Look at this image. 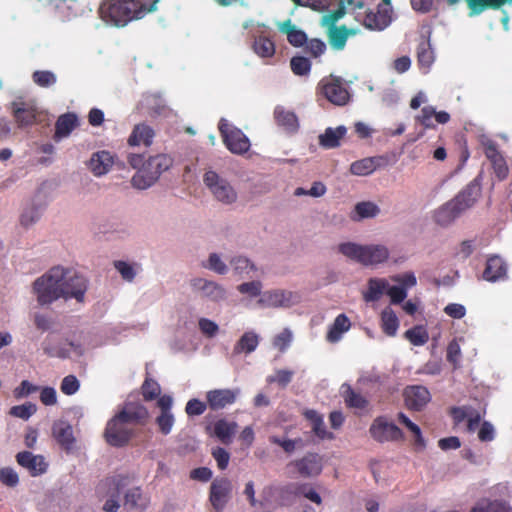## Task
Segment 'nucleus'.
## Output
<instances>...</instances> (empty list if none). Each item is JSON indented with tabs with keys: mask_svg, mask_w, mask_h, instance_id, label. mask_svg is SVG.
I'll return each mask as SVG.
<instances>
[{
	"mask_svg": "<svg viewBox=\"0 0 512 512\" xmlns=\"http://www.w3.org/2000/svg\"><path fill=\"white\" fill-rule=\"evenodd\" d=\"M471 512H512V508L503 501L482 500L471 509Z\"/></svg>",
	"mask_w": 512,
	"mask_h": 512,
	"instance_id": "a19ab883",
	"label": "nucleus"
},
{
	"mask_svg": "<svg viewBox=\"0 0 512 512\" xmlns=\"http://www.w3.org/2000/svg\"><path fill=\"white\" fill-rule=\"evenodd\" d=\"M298 472L303 477H313L322 471V459L318 454L309 453L302 459L294 462Z\"/></svg>",
	"mask_w": 512,
	"mask_h": 512,
	"instance_id": "393cba45",
	"label": "nucleus"
},
{
	"mask_svg": "<svg viewBox=\"0 0 512 512\" xmlns=\"http://www.w3.org/2000/svg\"><path fill=\"white\" fill-rule=\"evenodd\" d=\"M295 4L303 7H309L314 11L323 12L329 5L330 0H292Z\"/></svg>",
	"mask_w": 512,
	"mask_h": 512,
	"instance_id": "052dcab7",
	"label": "nucleus"
},
{
	"mask_svg": "<svg viewBox=\"0 0 512 512\" xmlns=\"http://www.w3.org/2000/svg\"><path fill=\"white\" fill-rule=\"evenodd\" d=\"M252 47L261 58H270L275 54L274 42L265 36L255 37Z\"/></svg>",
	"mask_w": 512,
	"mask_h": 512,
	"instance_id": "58836bf2",
	"label": "nucleus"
},
{
	"mask_svg": "<svg viewBox=\"0 0 512 512\" xmlns=\"http://www.w3.org/2000/svg\"><path fill=\"white\" fill-rule=\"evenodd\" d=\"M292 341V333L289 329H284L281 333H279L273 341L274 347L279 349V351L284 352L285 349L290 345Z\"/></svg>",
	"mask_w": 512,
	"mask_h": 512,
	"instance_id": "0e129e2a",
	"label": "nucleus"
},
{
	"mask_svg": "<svg viewBox=\"0 0 512 512\" xmlns=\"http://www.w3.org/2000/svg\"><path fill=\"white\" fill-rule=\"evenodd\" d=\"M156 422L160 428V431L167 435L171 432L173 427L174 417L172 413H160V415L156 418Z\"/></svg>",
	"mask_w": 512,
	"mask_h": 512,
	"instance_id": "69168bd1",
	"label": "nucleus"
},
{
	"mask_svg": "<svg viewBox=\"0 0 512 512\" xmlns=\"http://www.w3.org/2000/svg\"><path fill=\"white\" fill-rule=\"evenodd\" d=\"M405 337L416 346L425 344L428 339L429 335L426 330V328L422 325L416 326L412 329H409L405 332Z\"/></svg>",
	"mask_w": 512,
	"mask_h": 512,
	"instance_id": "09e8293b",
	"label": "nucleus"
},
{
	"mask_svg": "<svg viewBox=\"0 0 512 512\" xmlns=\"http://www.w3.org/2000/svg\"><path fill=\"white\" fill-rule=\"evenodd\" d=\"M230 266L235 274L240 276H248L255 270L254 264L244 256H234L230 259Z\"/></svg>",
	"mask_w": 512,
	"mask_h": 512,
	"instance_id": "c03bdc74",
	"label": "nucleus"
},
{
	"mask_svg": "<svg viewBox=\"0 0 512 512\" xmlns=\"http://www.w3.org/2000/svg\"><path fill=\"white\" fill-rule=\"evenodd\" d=\"M341 395L349 407L362 409L367 405L366 399L359 393H356L349 384L341 386Z\"/></svg>",
	"mask_w": 512,
	"mask_h": 512,
	"instance_id": "ea45409f",
	"label": "nucleus"
},
{
	"mask_svg": "<svg viewBox=\"0 0 512 512\" xmlns=\"http://www.w3.org/2000/svg\"><path fill=\"white\" fill-rule=\"evenodd\" d=\"M261 283L259 281H251L242 283L238 286V291L247 294L250 297L261 296Z\"/></svg>",
	"mask_w": 512,
	"mask_h": 512,
	"instance_id": "e2e57ef3",
	"label": "nucleus"
},
{
	"mask_svg": "<svg viewBox=\"0 0 512 512\" xmlns=\"http://www.w3.org/2000/svg\"><path fill=\"white\" fill-rule=\"evenodd\" d=\"M130 484L131 479L121 474L107 477L98 484L97 492L107 498L103 505L105 512L119 510Z\"/></svg>",
	"mask_w": 512,
	"mask_h": 512,
	"instance_id": "423d86ee",
	"label": "nucleus"
},
{
	"mask_svg": "<svg viewBox=\"0 0 512 512\" xmlns=\"http://www.w3.org/2000/svg\"><path fill=\"white\" fill-rule=\"evenodd\" d=\"M403 396L406 406L414 411H421L431 400L429 390L421 385L406 387Z\"/></svg>",
	"mask_w": 512,
	"mask_h": 512,
	"instance_id": "a211bd4d",
	"label": "nucleus"
},
{
	"mask_svg": "<svg viewBox=\"0 0 512 512\" xmlns=\"http://www.w3.org/2000/svg\"><path fill=\"white\" fill-rule=\"evenodd\" d=\"M148 417L146 408L127 404L108 423L104 432L106 441L115 447L128 444L134 435V427L143 424Z\"/></svg>",
	"mask_w": 512,
	"mask_h": 512,
	"instance_id": "7ed1b4c3",
	"label": "nucleus"
},
{
	"mask_svg": "<svg viewBox=\"0 0 512 512\" xmlns=\"http://www.w3.org/2000/svg\"><path fill=\"white\" fill-rule=\"evenodd\" d=\"M350 329V322H334L332 327L327 333V340L329 342H337L341 335Z\"/></svg>",
	"mask_w": 512,
	"mask_h": 512,
	"instance_id": "4d7b16f0",
	"label": "nucleus"
},
{
	"mask_svg": "<svg viewBox=\"0 0 512 512\" xmlns=\"http://www.w3.org/2000/svg\"><path fill=\"white\" fill-rule=\"evenodd\" d=\"M435 108L431 105L424 106L420 114L416 116V121L424 126L425 129H432L435 127L432 119L434 118Z\"/></svg>",
	"mask_w": 512,
	"mask_h": 512,
	"instance_id": "5fc2aeb1",
	"label": "nucleus"
},
{
	"mask_svg": "<svg viewBox=\"0 0 512 512\" xmlns=\"http://www.w3.org/2000/svg\"><path fill=\"white\" fill-rule=\"evenodd\" d=\"M37 411V406L34 403L27 402L22 405H16L10 408L9 415L28 420Z\"/></svg>",
	"mask_w": 512,
	"mask_h": 512,
	"instance_id": "8fccbe9b",
	"label": "nucleus"
},
{
	"mask_svg": "<svg viewBox=\"0 0 512 512\" xmlns=\"http://www.w3.org/2000/svg\"><path fill=\"white\" fill-rule=\"evenodd\" d=\"M128 163L137 170L131 179V184L138 190L152 187L161 174L173 164V159L167 154H157L147 159L141 154H130Z\"/></svg>",
	"mask_w": 512,
	"mask_h": 512,
	"instance_id": "20e7f679",
	"label": "nucleus"
},
{
	"mask_svg": "<svg viewBox=\"0 0 512 512\" xmlns=\"http://www.w3.org/2000/svg\"><path fill=\"white\" fill-rule=\"evenodd\" d=\"M379 165V158L368 157L355 161L350 166V172L357 176H366L372 174Z\"/></svg>",
	"mask_w": 512,
	"mask_h": 512,
	"instance_id": "e433bc0d",
	"label": "nucleus"
},
{
	"mask_svg": "<svg viewBox=\"0 0 512 512\" xmlns=\"http://www.w3.org/2000/svg\"><path fill=\"white\" fill-rule=\"evenodd\" d=\"M238 390L215 389L207 393L206 398L212 410H220L235 402Z\"/></svg>",
	"mask_w": 512,
	"mask_h": 512,
	"instance_id": "4be33fe9",
	"label": "nucleus"
},
{
	"mask_svg": "<svg viewBox=\"0 0 512 512\" xmlns=\"http://www.w3.org/2000/svg\"><path fill=\"white\" fill-rule=\"evenodd\" d=\"M318 89L330 103L344 106L350 101L351 95L341 78L332 75L324 77L318 84Z\"/></svg>",
	"mask_w": 512,
	"mask_h": 512,
	"instance_id": "6e6552de",
	"label": "nucleus"
},
{
	"mask_svg": "<svg viewBox=\"0 0 512 512\" xmlns=\"http://www.w3.org/2000/svg\"><path fill=\"white\" fill-rule=\"evenodd\" d=\"M388 280L385 278H370L367 283V289L363 293L366 302L378 301L386 294Z\"/></svg>",
	"mask_w": 512,
	"mask_h": 512,
	"instance_id": "2f4dec72",
	"label": "nucleus"
},
{
	"mask_svg": "<svg viewBox=\"0 0 512 512\" xmlns=\"http://www.w3.org/2000/svg\"><path fill=\"white\" fill-rule=\"evenodd\" d=\"M481 195V182L479 177L473 179L453 199H451L462 212L471 208Z\"/></svg>",
	"mask_w": 512,
	"mask_h": 512,
	"instance_id": "dca6fc26",
	"label": "nucleus"
},
{
	"mask_svg": "<svg viewBox=\"0 0 512 512\" xmlns=\"http://www.w3.org/2000/svg\"><path fill=\"white\" fill-rule=\"evenodd\" d=\"M304 416L311 422L312 431L320 439H333V433L328 432L325 428L324 420L316 410H306Z\"/></svg>",
	"mask_w": 512,
	"mask_h": 512,
	"instance_id": "c9c22d12",
	"label": "nucleus"
},
{
	"mask_svg": "<svg viewBox=\"0 0 512 512\" xmlns=\"http://www.w3.org/2000/svg\"><path fill=\"white\" fill-rule=\"evenodd\" d=\"M398 421L409 429V431L414 435L415 442L418 445L422 447L425 446L424 439L421 434V429L418 425L413 423L404 413L398 414Z\"/></svg>",
	"mask_w": 512,
	"mask_h": 512,
	"instance_id": "864d4df0",
	"label": "nucleus"
},
{
	"mask_svg": "<svg viewBox=\"0 0 512 512\" xmlns=\"http://www.w3.org/2000/svg\"><path fill=\"white\" fill-rule=\"evenodd\" d=\"M80 388V382L74 375H68L61 382V392L65 395H73Z\"/></svg>",
	"mask_w": 512,
	"mask_h": 512,
	"instance_id": "bf43d9fd",
	"label": "nucleus"
},
{
	"mask_svg": "<svg viewBox=\"0 0 512 512\" xmlns=\"http://www.w3.org/2000/svg\"><path fill=\"white\" fill-rule=\"evenodd\" d=\"M114 165V156L111 152L100 150L92 153L87 167L95 177H102L110 172Z\"/></svg>",
	"mask_w": 512,
	"mask_h": 512,
	"instance_id": "6ab92c4d",
	"label": "nucleus"
},
{
	"mask_svg": "<svg viewBox=\"0 0 512 512\" xmlns=\"http://www.w3.org/2000/svg\"><path fill=\"white\" fill-rule=\"evenodd\" d=\"M52 432L53 436L62 447L67 450L71 448L75 439L70 424L63 421L56 422L53 425Z\"/></svg>",
	"mask_w": 512,
	"mask_h": 512,
	"instance_id": "72a5a7b5",
	"label": "nucleus"
},
{
	"mask_svg": "<svg viewBox=\"0 0 512 512\" xmlns=\"http://www.w3.org/2000/svg\"><path fill=\"white\" fill-rule=\"evenodd\" d=\"M258 345V337L256 334L247 332L238 341L234 351L236 353H250L256 349Z\"/></svg>",
	"mask_w": 512,
	"mask_h": 512,
	"instance_id": "de8ad7c7",
	"label": "nucleus"
},
{
	"mask_svg": "<svg viewBox=\"0 0 512 512\" xmlns=\"http://www.w3.org/2000/svg\"><path fill=\"white\" fill-rule=\"evenodd\" d=\"M142 394L146 400H153L160 394L158 383L153 380H145L142 385Z\"/></svg>",
	"mask_w": 512,
	"mask_h": 512,
	"instance_id": "774afa93",
	"label": "nucleus"
},
{
	"mask_svg": "<svg viewBox=\"0 0 512 512\" xmlns=\"http://www.w3.org/2000/svg\"><path fill=\"white\" fill-rule=\"evenodd\" d=\"M33 81L40 87H50L57 81L56 75L49 70H38L32 75Z\"/></svg>",
	"mask_w": 512,
	"mask_h": 512,
	"instance_id": "3c124183",
	"label": "nucleus"
},
{
	"mask_svg": "<svg viewBox=\"0 0 512 512\" xmlns=\"http://www.w3.org/2000/svg\"><path fill=\"white\" fill-rule=\"evenodd\" d=\"M275 119L278 125L284 127L287 131L294 132L298 128V119L296 115L281 106H277L274 111Z\"/></svg>",
	"mask_w": 512,
	"mask_h": 512,
	"instance_id": "4c0bfd02",
	"label": "nucleus"
},
{
	"mask_svg": "<svg viewBox=\"0 0 512 512\" xmlns=\"http://www.w3.org/2000/svg\"><path fill=\"white\" fill-rule=\"evenodd\" d=\"M345 13L346 12L344 5L340 4L337 10L329 12L322 16L321 25L323 27H327L328 29L337 27L335 24L345 15Z\"/></svg>",
	"mask_w": 512,
	"mask_h": 512,
	"instance_id": "603ef678",
	"label": "nucleus"
},
{
	"mask_svg": "<svg viewBox=\"0 0 512 512\" xmlns=\"http://www.w3.org/2000/svg\"><path fill=\"white\" fill-rule=\"evenodd\" d=\"M347 128L340 125L336 128L328 127L319 135V144L325 149H333L340 145V140L346 135Z\"/></svg>",
	"mask_w": 512,
	"mask_h": 512,
	"instance_id": "c756f323",
	"label": "nucleus"
},
{
	"mask_svg": "<svg viewBox=\"0 0 512 512\" xmlns=\"http://www.w3.org/2000/svg\"><path fill=\"white\" fill-rule=\"evenodd\" d=\"M154 137V131L153 129L144 124V123H141V124H137L129 139H128V143L131 145V146H138V145H145V146H149L151 143H152V139Z\"/></svg>",
	"mask_w": 512,
	"mask_h": 512,
	"instance_id": "f704fd0d",
	"label": "nucleus"
},
{
	"mask_svg": "<svg viewBox=\"0 0 512 512\" xmlns=\"http://www.w3.org/2000/svg\"><path fill=\"white\" fill-rule=\"evenodd\" d=\"M49 183L42 182L36 190L32 204L21 215V224L29 227L38 222L48 204Z\"/></svg>",
	"mask_w": 512,
	"mask_h": 512,
	"instance_id": "9d476101",
	"label": "nucleus"
},
{
	"mask_svg": "<svg viewBox=\"0 0 512 512\" xmlns=\"http://www.w3.org/2000/svg\"><path fill=\"white\" fill-rule=\"evenodd\" d=\"M148 500L143 495L140 487L129 485L126 495L122 501L123 508L127 511H144L147 508Z\"/></svg>",
	"mask_w": 512,
	"mask_h": 512,
	"instance_id": "bb28decb",
	"label": "nucleus"
},
{
	"mask_svg": "<svg viewBox=\"0 0 512 512\" xmlns=\"http://www.w3.org/2000/svg\"><path fill=\"white\" fill-rule=\"evenodd\" d=\"M354 29H348L342 25L328 30V39L331 47L335 50H343L350 35H355Z\"/></svg>",
	"mask_w": 512,
	"mask_h": 512,
	"instance_id": "473e14b6",
	"label": "nucleus"
},
{
	"mask_svg": "<svg viewBox=\"0 0 512 512\" xmlns=\"http://www.w3.org/2000/svg\"><path fill=\"white\" fill-rule=\"evenodd\" d=\"M11 109L19 128H25L35 123L36 110L32 105L24 102H13Z\"/></svg>",
	"mask_w": 512,
	"mask_h": 512,
	"instance_id": "5701e85b",
	"label": "nucleus"
},
{
	"mask_svg": "<svg viewBox=\"0 0 512 512\" xmlns=\"http://www.w3.org/2000/svg\"><path fill=\"white\" fill-rule=\"evenodd\" d=\"M89 288L88 279L75 270L56 265L37 277L31 285V293L37 304L49 308L59 300H75L83 304Z\"/></svg>",
	"mask_w": 512,
	"mask_h": 512,
	"instance_id": "f257e3e1",
	"label": "nucleus"
},
{
	"mask_svg": "<svg viewBox=\"0 0 512 512\" xmlns=\"http://www.w3.org/2000/svg\"><path fill=\"white\" fill-rule=\"evenodd\" d=\"M219 131L227 149L233 154H243L249 150L250 141L248 137L224 118L219 122Z\"/></svg>",
	"mask_w": 512,
	"mask_h": 512,
	"instance_id": "1a4fd4ad",
	"label": "nucleus"
},
{
	"mask_svg": "<svg viewBox=\"0 0 512 512\" xmlns=\"http://www.w3.org/2000/svg\"><path fill=\"white\" fill-rule=\"evenodd\" d=\"M300 299L301 297L297 292L274 289L262 293L258 303L263 307L289 308L299 303Z\"/></svg>",
	"mask_w": 512,
	"mask_h": 512,
	"instance_id": "ddd939ff",
	"label": "nucleus"
},
{
	"mask_svg": "<svg viewBox=\"0 0 512 512\" xmlns=\"http://www.w3.org/2000/svg\"><path fill=\"white\" fill-rule=\"evenodd\" d=\"M114 267L121 275L122 279L127 282H133L136 275L140 271V265L137 263H129L127 261L118 260L114 262Z\"/></svg>",
	"mask_w": 512,
	"mask_h": 512,
	"instance_id": "37998d69",
	"label": "nucleus"
},
{
	"mask_svg": "<svg viewBox=\"0 0 512 512\" xmlns=\"http://www.w3.org/2000/svg\"><path fill=\"white\" fill-rule=\"evenodd\" d=\"M390 0H384L383 4L377 6V11H370L364 18V25L370 30H384L391 23Z\"/></svg>",
	"mask_w": 512,
	"mask_h": 512,
	"instance_id": "2eb2a0df",
	"label": "nucleus"
},
{
	"mask_svg": "<svg viewBox=\"0 0 512 512\" xmlns=\"http://www.w3.org/2000/svg\"><path fill=\"white\" fill-rule=\"evenodd\" d=\"M380 213V207L372 201L358 202L350 213L353 221H362L364 219L375 218Z\"/></svg>",
	"mask_w": 512,
	"mask_h": 512,
	"instance_id": "7c9ffc66",
	"label": "nucleus"
},
{
	"mask_svg": "<svg viewBox=\"0 0 512 512\" xmlns=\"http://www.w3.org/2000/svg\"><path fill=\"white\" fill-rule=\"evenodd\" d=\"M290 68L296 76H308L311 72V61L304 56H294L290 60Z\"/></svg>",
	"mask_w": 512,
	"mask_h": 512,
	"instance_id": "49530a36",
	"label": "nucleus"
},
{
	"mask_svg": "<svg viewBox=\"0 0 512 512\" xmlns=\"http://www.w3.org/2000/svg\"><path fill=\"white\" fill-rule=\"evenodd\" d=\"M371 436L378 442L396 441L402 439V431L393 423L376 419L370 427Z\"/></svg>",
	"mask_w": 512,
	"mask_h": 512,
	"instance_id": "f3484780",
	"label": "nucleus"
},
{
	"mask_svg": "<svg viewBox=\"0 0 512 512\" xmlns=\"http://www.w3.org/2000/svg\"><path fill=\"white\" fill-rule=\"evenodd\" d=\"M279 31L287 36L288 42L294 47H302L308 40L307 34L297 28L290 19L276 23Z\"/></svg>",
	"mask_w": 512,
	"mask_h": 512,
	"instance_id": "cd10ccee",
	"label": "nucleus"
},
{
	"mask_svg": "<svg viewBox=\"0 0 512 512\" xmlns=\"http://www.w3.org/2000/svg\"><path fill=\"white\" fill-rule=\"evenodd\" d=\"M391 280L397 283V285H390L388 282L386 295L390 298L392 305L403 303L408 295V290L417 285V278L413 272L394 275Z\"/></svg>",
	"mask_w": 512,
	"mask_h": 512,
	"instance_id": "9b49d317",
	"label": "nucleus"
},
{
	"mask_svg": "<svg viewBox=\"0 0 512 512\" xmlns=\"http://www.w3.org/2000/svg\"><path fill=\"white\" fill-rule=\"evenodd\" d=\"M78 118L74 113H66L61 115L55 124L54 139L60 141L68 137L70 133L77 127Z\"/></svg>",
	"mask_w": 512,
	"mask_h": 512,
	"instance_id": "c85d7f7f",
	"label": "nucleus"
},
{
	"mask_svg": "<svg viewBox=\"0 0 512 512\" xmlns=\"http://www.w3.org/2000/svg\"><path fill=\"white\" fill-rule=\"evenodd\" d=\"M417 64L423 74L429 73L435 62V52L431 45L430 34L426 37L421 35L416 50Z\"/></svg>",
	"mask_w": 512,
	"mask_h": 512,
	"instance_id": "aec40b11",
	"label": "nucleus"
},
{
	"mask_svg": "<svg viewBox=\"0 0 512 512\" xmlns=\"http://www.w3.org/2000/svg\"><path fill=\"white\" fill-rule=\"evenodd\" d=\"M202 267L218 275H226L229 271L228 265L216 252L209 254L208 259L202 263Z\"/></svg>",
	"mask_w": 512,
	"mask_h": 512,
	"instance_id": "79ce46f5",
	"label": "nucleus"
},
{
	"mask_svg": "<svg viewBox=\"0 0 512 512\" xmlns=\"http://www.w3.org/2000/svg\"><path fill=\"white\" fill-rule=\"evenodd\" d=\"M492 163V166L494 168L495 174L497 177L502 180L506 178L508 175V167L506 165V162L501 154L497 155L495 158L489 159Z\"/></svg>",
	"mask_w": 512,
	"mask_h": 512,
	"instance_id": "338daca9",
	"label": "nucleus"
},
{
	"mask_svg": "<svg viewBox=\"0 0 512 512\" xmlns=\"http://www.w3.org/2000/svg\"><path fill=\"white\" fill-rule=\"evenodd\" d=\"M159 0H104L99 13L104 22L115 27L145 17L157 9Z\"/></svg>",
	"mask_w": 512,
	"mask_h": 512,
	"instance_id": "f03ea898",
	"label": "nucleus"
},
{
	"mask_svg": "<svg viewBox=\"0 0 512 512\" xmlns=\"http://www.w3.org/2000/svg\"><path fill=\"white\" fill-rule=\"evenodd\" d=\"M507 275V264L498 255L487 259L486 267L483 272V278L489 282L502 280Z\"/></svg>",
	"mask_w": 512,
	"mask_h": 512,
	"instance_id": "b1692460",
	"label": "nucleus"
},
{
	"mask_svg": "<svg viewBox=\"0 0 512 512\" xmlns=\"http://www.w3.org/2000/svg\"><path fill=\"white\" fill-rule=\"evenodd\" d=\"M204 184L218 202L231 205L238 199V193L230 181L213 170H207L203 178Z\"/></svg>",
	"mask_w": 512,
	"mask_h": 512,
	"instance_id": "0eeeda50",
	"label": "nucleus"
},
{
	"mask_svg": "<svg viewBox=\"0 0 512 512\" xmlns=\"http://www.w3.org/2000/svg\"><path fill=\"white\" fill-rule=\"evenodd\" d=\"M233 485L226 477L215 478L210 485L209 501L216 512H223L232 498Z\"/></svg>",
	"mask_w": 512,
	"mask_h": 512,
	"instance_id": "f8f14e48",
	"label": "nucleus"
},
{
	"mask_svg": "<svg viewBox=\"0 0 512 512\" xmlns=\"http://www.w3.org/2000/svg\"><path fill=\"white\" fill-rule=\"evenodd\" d=\"M192 290L211 302H221L227 298L226 289L219 283L202 278L195 277L190 280Z\"/></svg>",
	"mask_w": 512,
	"mask_h": 512,
	"instance_id": "4468645a",
	"label": "nucleus"
},
{
	"mask_svg": "<svg viewBox=\"0 0 512 512\" xmlns=\"http://www.w3.org/2000/svg\"><path fill=\"white\" fill-rule=\"evenodd\" d=\"M306 44V52L309 53L311 56L317 58L325 53L326 51V44L324 41L318 38L307 40Z\"/></svg>",
	"mask_w": 512,
	"mask_h": 512,
	"instance_id": "13d9d810",
	"label": "nucleus"
},
{
	"mask_svg": "<svg viewBox=\"0 0 512 512\" xmlns=\"http://www.w3.org/2000/svg\"><path fill=\"white\" fill-rule=\"evenodd\" d=\"M19 465L26 468L32 476L41 475L47 470V463L41 455H34L29 451H22L16 455Z\"/></svg>",
	"mask_w": 512,
	"mask_h": 512,
	"instance_id": "412c9836",
	"label": "nucleus"
},
{
	"mask_svg": "<svg viewBox=\"0 0 512 512\" xmlns=\"http://www.w3.org/2000/svg\"><path fill=\"white\" fill-rule=\"evenodd\" d=\"M237 424L234 422H227L226 420H219L214 426L216 436L224 443H228L235 433Z\"/></svg>",
	"mask_w": 512,
	"mask_h": 512,
	"instance_id": "a18cd8bd",
	"label": "nucleus"
},
{
	"mask_svg": "<svg viewBox=\"0 0 512 512\" xmlns=\"http://www.w3.org/2000/svg\"><path fill=\"white\" fill-rule=\"evenodd\" d=\"M0 481L8 487H15L19 482V477L12 468L5 467L0 470Z\"/></svg>",
	"mask_w": 512,
	"mask_h": 512,
	"instance_id": "680f3d73",
	"label": "nucleus"
},
{
	"mask_svg": "<svg viewBox=\"0 0 512 512\" xmlns=\"http://www.w3.org/2000/svg\"><path fill=\"white\" fill-rule=\"evenodd\" d=\"M338 250L347 258L365 266L383 263L389 257L388 249L379 244L359 245L354 242H345L339 245Z\"/></svg>",
	"mask_w": 512,
	"mask_h": 512,
	"instance_id": "39448f33",
	"label": "nucleus"
},
{
	"mask_svg": "<svg viewBox=\"0 0 512 512\" xmlns=\"http://www.w3.org/2000/svg\"><path fill=\"white\" fill-rule=\"evenodd\" d=\"M463 212L459 207L452 201H448L433 213L434 221L442 226L447 227L451 225Z\"/></svg>",
	"mask_w": 512,
	"mask_h": 512,
	"instance_id": "a878e982",
	"label": "nucleus"
},
{
	"mask_svg": "<svg viewBox=\"0 0 512 512\" xmlns=\"http://www.w3.org/2000/svg\"><path fill=\"white\" fill-rule=\"evenodd\" d=\"M470 9L469 16L473 17L482 13L486 8L494 9V0H465Z\"/></svg>",
	"mask_w": 512,
	"mask_h": 512,
	"instance_id": "6e6d98bb",
	"label": "nucleus"
}]
</instances>
